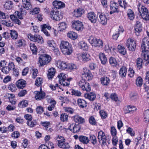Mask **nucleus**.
Wrapping results in <instances>:
<instances>
[{"mask_svg":"<svg viewBox=\"0 0 149 149\" xmlns=\"http://www.w3.org/2000/svg\"><path fill=\"white\" fill-rule=\"evenodd\" d=\"M137 7L141 18L144 20H149V12L147 8L140 3L138 4Z\"/></svg>","mask_w":149,"mask_h":149,"instance_id":"1","label":"nucleus"},{"mask_svg":"<svg viewBox=\"0 0 149 149\" xmlns=\"http://www.w3.org/2000/svg\"><path fill=\"white\" fill-rule=\"evenodd\" d=\"M89 43L91 45L94 47L102 48L103 47V41L100 39H97L96 37L91 36L88 39Z\"/></svg>","mask_w":149,"mask_h":149,"instance_id":"2","label":"nucleus"},{"mask_svg":"<svg viewBox=\"0 0 149 149\" xmlns=\"http://www.w3.org/2000/svg\"><path fill=\"white\" fill-rule=\"evenodd\" d=\"M51 18L53 20L58 21L63 17V13L55 8H52L50 12Z\"/></svg>","mask_w":149,"mask_h":149,"instance_id":"3","label":"nucleus"},{"mask_svg":"<svg viewBox=\"0 0 149 149\" xmlns=\"http://www.w3.org/2000/svg\"><path fill=\"white\" fill-rule=\"evenodd\" d=\"M51 60V56L46 54L40 56L39 58V62L40 65L42 66L47 64L49 63Z\"/></svg>","mask_w":149,"mask_h":149,"instance_id":"4","label":"nucleus"},{"mask_svg":"<svg viewBox=\"0 0 149 149\" xmlns=\"http://www.w3.org/2000/svg\"><path fill=\"white\" fill-rule=\"evenodd\" d=\"M28 37L31 40L35 42H37L40 44H42L44 42L42 37L38 34H36L33 35L29 34L28 35Z\"/></svg>","mask_w":149,"mask_h":149,"instance_id":"5","label":"nucleus"},{"mask_svg":"<svg viewBox=\"0 0 149 149\" xmlns=\"http://www.w3.org/2000/svg\"><path fill=\"white\" fill-rule=\"evenodd\" d=\"M78 85L79 88L84 91L88 92L91 90L89 83L83 79H82L79 81Z\"/></svg>","mask_w":149,"mask_h":149,"instance_id":"6","label":"nucleus"},{"mask_svg":"<svg viewBox=\"0 0 149 149\" xmlns=\"http://www.w3.org/2000/svg\"><path fill=\"white\" fill-rule=\"evenodd\" d=\"M72 27L74 30L79 31L82 30L84 28L83 24L79 20H74L72 22Z\"/></svg>","mask_w":149,"mask_h":149,"instance_id":"7","label":"nucleus"},{"mask_svg":"<svg viewBox=\"0 0 149 149\" xmlns=\"http://www.w3.org/2000/svg\"><path fill=\"white\" fill-rule=\"evenodd\" d=\"M126 45L129 51L133 52L136 47V41L134 39L129 38L127 40Z\"/></svg>","mask_w":149,"mask_h":149,"instance_id":"8","label":"nucleus"},{"mask_svg":"<svg viewBox=\"0 0 149 149\" xmlns=\"http://www.w3.org/2000/svg\"><path fill=\"white\" fill-rule=\"evenodd\" d=\"M82 77L86 81L91 80L93 78V75L90 71L86 68H83V72L82 74Z\"/></svg>","mask_w":149,"mask_h":149,"instance_id":"9","label":"nucleus"},{"mask_svg":"<svg viewBox=\"0 0 149 149\" xmlns=\"http://www.w3.org/2000/svg\"><path fill=\"white\" fill-rule=\"evenodd\" d=\"M141 48L142 52L148 51L149 49V38L145 37L143 40L141 44Z\"/></svg>","mask_w":149,"mask_h":149,"instance_id":"10","label":"nucleus"},{"mask_svg":"<svg viewBox=\"0 0 149 149\" xmlns=\"http://www.w3.org/2000/svg\"><path fill=\"white\" fill-rule=\"evenodd\" d=\"M98 139L99 142L102 145H104L107 141L106 135L102 131H100L98 133Z\"/></svg>","mask_w":149,"mask_h":149,"instance_id":"11","label":"nucleus"},{"mask_svg":"<svg viewBox=\"0 0 149 149\" xmlns=\"http://www.w3.org/2000/svg\"><path fill=\"white\" fill-rule=\"evenodd\" d=\"M98 15L99 17V22L102 25H105L107 24V18L106 15L101 12H98Z\"/></svg>","mask_w":149,"mask_h":149,"instance_id":"12","label":"nucleus"},{"mask_svg":"<svg viewBox=\"0 0 149 149\" xmlns=\"http://www.w3.org/2000/svg\"><path fill=\"white\" fill-rule=\"evenodd\" d=\"M40 91H35L34 93L35 99L37 100H41L44 99L45 96V92L42 91L41 88H40Z\"/></svg>","mask_w":149,"mask_h":149,"instance_id":"13","label":"nucleus"},{"mask_svg":"<svg viewBox=\"0 0 149 149\" xmlns=\"http://www.w3.org/2000/svg\"><path fill=\"white\" fill-rule=\"evenodd\" d=\"M84 9L82 8L75 9L73 12L74 17H78L81 16L84 13Z\"/></svg>","mask_w":149,"mask_h":149,"instance_id":"14","label":"nucleus"},{"mask_svg":"<svg viewBox=\"0 0 149 149\" xmlns=\"http://www.w3.org/2000/svg\"><path fill=\"white\" fill-rule=\"evenodd\" d=\"M142 27L140 22L137 21L134 26L135 33L137 36H139L142 30Z\"/></svg>","mask_w":149,"mask_h":149,"instance_id":"15","label":"nucleus"},{"mask_svg":"<svg viewBox=\"0 0 149 149\" xmlns=\"http://www.w3.org/2000/svg\"><path fill=\"white\" fill-rule=\"evenodd\" d=\"M53 5L56 9H60L65 7V3L60 1L55 0L53 2Z\"/></svg>","mask_w":149,"mask_h":149,"instance_id":"16","label":"nucleus"},{"mask_svg":"<svg viewBox=\"0 0 149 149\" xmlns=\"http://www.w3.org/2000/svg\"><path fill=\"white\" fill-rule=\"evenodd\" d=\"M118 4L115 1L111 2L110 4V9L111 11L110 12V14H111L113 13L118 11Z\"/></svg>","mask_w":149,"mask_h":149,"instance_id":"17","label":"nucleus"},{"mask_svg":"<svg viewBox=\"0 0 149 149\" xmlns=\"http://www.w3.org/2000/svg\"><path fill=\"white\" fill-rule=\"evenodd\" d=\"M56 65L58 68L63 70L67 68L68 66V65L66 63L61 61L57 62Z\"/></svg>","mask_w":149,"mask_h":149,"instance_id":"18","label":"nucleus"},{"mask_svg":"<svg viewBox=\"0 0 149 149\" xmlns=\"http://www.w3.org/2000/svg\"><path fill=\"white\" fill-rule=\"evenodd\" d=\"M137 109L136 107L129 105L125 106L124 108V111L125 113H127L132 111H136Z\"/></svg>","mask_w":149,"mask_h":149,"instance_id":"19","label":"nucleus"},{"mask_svg":"<svg viewBox=\"0 0 149 149\" xmlns=\"http://www.w3.org/2000/svg\"><path fill=\"white\" fill-rule=\"evenodd\" d=\"M68 129L74 133H77L79 132L80 129L79 126L74 123L70 124Z\"/></svg>","mask_w":149,"mask_h":149,"instance_id":"20","label":"nucleus"},{"mask_svg":"<svg viewBox=\"0 0 149 149\" xmlns=\"http://www.w3.org/2000/svg\"><path fill=\"white\" fill-rule=\"evenodd\" d=\"M71 45L67 41H62L60 44V47L61 52L71 46Z\"/></svg>","mask_w":149,"mask_h":149,"instance_id":"21","label":"nucleus"},{"mask_svg":"<svg viewBox=\"0 0 149 149\" xmlns=\"http://www.w3.org/2000/svg\"><path fill=\"white\" fill-rule=\"evenodd\" d=\"M71 45L67 41H62L60 44V47L61 52L71 46Z\"/></svg>","mask_w":149,"mask_h":149,"instance_id":"22","label":"nucleus"},{"mask_svg":"<svg viewBox=\"0 0 149 149\" xmlns=\"http://www.w3.org/2000/svg\"><path fill=\"white\" fill-rule=\"evenodd\" d=\"M16 85L17 87L19 89H23L26 85V81L23 79H20L18 80L16 83Z\"/></svg>","mask_w":149,"mask_h":149,"instance_id":"23","label":"nucleus"},{"mask_svg":"<svg viewBox=\"0 0 149 149\" xmlns=\"http://www.w3.org/2000/svg\"><path fill=\"white\" fill-rule=\"evenodd\" d=\"M87 17L92 23H95L96 22L97 17L93 12L89 13L88 14Z\"/></svg>","mask_w":149,"mask_h":149,"instance_id":"24","label":"nucleus"},{"mask_svg":"<svg viewBox=\"0 0 149 149\" xmlns=\"http://www.w3.org/2000/svg\"><path fill=\"white\" fill-rule=\"evenodd\" d=\"M40 27L41 28V31L43 32L45 35L47 36H49L50 34L46 30V29L47 28L48 30H50L51 29V27L45 24L41 25Z\"/></svg>","mask_w":149,"mask_h":149,"instance_id":"25","label":"nucleus"},{"mask_svg":"<svg viewBox=\"0 0 149 149\" xmlns=\"http://www.w3.org/2000/svg\"><path fill=\"white\" fill-rule=\"evenodd\" d=\"M3 6L5 9L11 10L13 7V3L12 1L8 0L5 2Z\"/></svg>","mask_w":149,"mask_h":149,"instance_id":"26","label":"nucleus"},{"mask_svg":"<svg viewBox=\"0 0 149 149\" xmlns=\"http://www.w3.org/2000/svg\"><path fill=\"white\" fill-rule=\"evenodd\" d=\"M23 6L24 8L29 10L31 8L30 0H22Z\"/></svg>","mask_w":149,"mask_h":149,"instance_id":"27","label":"nucleus"},{"mask_svg":"<svg viewBox=\"0 0 149 149\" xmlns=\"http://www.w3.org/2000/svg\"><path fill=\"white\" fill-rule=\"evenodd\" d=\"M73 118L74 121L79 124L83 123L85 122L84 119L80 116L77 115L73 116Z\"/></svg>","mask_w":149,"mask_h":149,"instance_id":"28","label":"nucleus"},{"mask_svg":"<svg viewBox=\"0 0 149 149\" xmlns=\"http://www.w3.org/2000/svg\"><path fill=\"white\" fill-rule=\"evenodd\" d=\"M59 78V82L60 84H63V80L68 79V76L63 73H61L58 76Z\"/></svg>","mask_w":149,"mask_h":149,"instance_id":"29","label":"nucleus"},{"mask_svg":"<svg viewBox=\"0 0 149 149\" xmlns=\"http://www.w3.org/2000/svg\"><path fill=\"white\" fill-rule=\"evenodd\" d=\"M99 57L102 64L104 65L106 63L107 61V58L104 53H100L99 54Z\"/></svg>","mask_w":149,"mask_h":149,"instance_id":"30","label":"nucleus"},{"mask_svg":"<svg viewBox=\"0 0 149 149\" xmlns=\"http://www.w3.org/2000/svg\"><path fill=\"white\" fill-rule=\"evenodd\" d=\"M85 97L91 101L94 100L96 98V95L94 93H90L85 94L84 95Z\"/></svg>","mask_w":149,"mask_h":149,"instance_id":"31","label":"nucleus"},{"mask_svg":"<svg viewBox=\"0 0 149 149\" xmlns=\"http://www.w3.org/2000/svg\"><path fill=\"white\" fill-rule=\"evenodd\" d=\"M15 44L17 48H19L25 45V41L23 39H18Z\"/></svg>","mask_w":149,"mask_h":149,"instance_id":"32","label":"nucleus"},{"mask_svg":"<svg viewBox=\"0 0 149 149\" xmlns=\"http://www.w3.org/2000/svg\"><path fill=\"white\" fill-rule=\"evenodd\" d=\"M47 101L51 104V105L48 107V109L49 111H51L54 108L56 104V102L54 100L51 99H48L47 100Z\"/></svg>","mask_w":149,"mask_h":149,"instance_id":"33","label":"nucleus"},{"mask_svg":"<svg viewBox=\"0 0 149 149\" xmlns=\"http://www.w3.org/2000/svg\"><path fill=\"white\" fill-rule=\"evenodd\" d=\"M67 36L72 40H74L77 38V33L72 31L68 32L67 34Z\"/></svg>","mask_w":149,"mask_h":149,"instance_id":"34","label":"nucleus"},{"mask_svg":"<svg viewBox=\"0 0 149 149\" xmlns=\"http://www.w3.org/2000/svg\"><path fill=\"white\" fill-rule=\"evenodd\" d=\"M81 56L82 61L84 62L88 61L91 60L90 55L88 53H83Z\"/></svg>","mask_w":149,"mask_h":149,"instance_id":"35","label":"nucleus"},{"mask_svg":"<svg viewBox=\"0 0 149 149\" xmlns=\"http://www.w3.org/2000/svg\"><path fill=\"white\" fill-rule=\"evenodd\" d=\"M58 146L60 148L63 149H68L70 148V146L67 142H63L57 144Z\"/></svg>","mask_w":149,"mask_h":149,"instance_id":"36","label":"nucleus"},{"mask_svg":"<svg viewBox=\"0 0 149 149\" xmlns=\"http://www.w3.org/2000/svg\"><path fill=\"white\" fill-rule=\"evenodd\" d=\"M77 103L79 106L82 108H84L87 106L86 102L82 99H78L77 100Z\"/></svg>","mask_w":149,"mask_h":149,"instance_id":"37","label":"nucleus"},{"mask_svg":"<svg viewBox=\"0 0 149 149\" xmlns=\"http://www.w3.org/2000/svg\"><path fill=\"white\" fill-rule=\"evenodd\" d=\"M73 52L72 46L69 47L62 52L63 54L65 55H69L72 54Z\"/></svg>","mask_w":149,"mask_h":149,"instance_id":"38","label":"nucleus"},{"mask_svg":"<svg viewBox=\"0 0 149 149\" xmlns=\"http://www.w3.org/2000/svg\"><path fill=\"white\" fill-rule=\"evenodd\" d=\"M55 73V70L54 68H50L48 71L47 76L49 79H52L54 77Z\"/></svg>","mask_w":149,"mask_h":149,"instance_id":"39","label":"nucleus"},{"mask_svg":"<svg viewBox=\"0 0 149 149\" xmlns=\"http://www.w3.org/2000/svg\"><path fill=\"white\" fill-rule=\"evenodd\" d=\"M10 17L11 20L15 24L18 25H20L21 24L20 20L17 18V16L14 14L10 15Z\"/></svg>","mask_w":149,"mask_h":149,"instance_id":"40","label":"nucleus"},{"mask_svg":"<svg viewBox=\"0 0 149 149\" xmlns=\"http://www.w3.org/2000/svg\"><path fill=\"white\" fill-rule=\"evenodd\" d=\"M100 81L102 84L103 86H107L110 82L109 79L107 77H103L100 79Z\"/></svg>","mask_w":149,"mask_h":149,"instance_id":"41","label":"nucleus"},{"mask_svg":"<svg viewBox=\"0 0 149 149\" xmlns=\"http://www.w3.org/2000/svg\"><path fill=\"white\" fill-rule=\"evenodd\" d=\"M127 72V69L124 66L122 67L119 71V74L122 77H125L126 75Z\"/></svg>","mask_w":149,"mask_h":149,"instance_id":"42","label":"nucleus"},{"mask_svg":"<svg viewBox=\"0 0 149 149\" xmlns=\"http://www.w3.org/2000/svg\"><path fill=\"white\" fill-rule=\"evenodd\" d=\"M47 46L50 47L51 49L53 48L56 46V43L53 40H49L47 41Z\"/></svg>","mask_w":149,"mask_h":149,"instance_id":"43","label":"nucleus"},{"mask_svg":"<svg viewBox=\"0 0 149 149\" xmlns=\"http://www.w3.org/2000/svg\"><path fill=\"white\" fill-rule=\"evenodd\" d=\"M118 49L119 52L122 55H124L126 53L125 48L122 45H118Z\"/></svg>","mask_w":149,"mask_h":149,"instance_id":"44","label":"nucleus"},{"mask_svg":"<svg viewBox=\"0 0 149 149\" xmlns=\"http://www.w3.org/2000/svg\"><path fill=\"white\" fill-rule=\"evenodd\" d=\"M144 121L146 123L149 122V110H147L144 112Z\"/></svg>","mask_w":149,"mask_h":149,"instance_id":"45","label":"nucleus"},{"mask_svg":"<svg viewBox=\"0 0 149 149\" xmlns=\"http://www.w3.org/2000/svg\"><path fill=\"white\" fill-rule=\"evenodd\" d=\"M58 27L60 31H63L67 28V24L65 22H62L58 24Z\"/></svg>","mask_w":149,"mask_h":149,"instance_id":"46","label":"nucleus"},{"mask_svg":"<svg viewBox=\"0 0 149 149\" xmlns=\"http://www.w3.org/2000/svg\"><path fill=\"white\" fill-rule=\"evenodd\" d=\"M127 15L130 20H133L134 18V12L131 9H129L127 11Z\"/></svg>","mask_w":149,"mask_h":149,"instance_id":"47","label":"nucleus"},{"mask_svg":"<svg viewBox=\"0 0 149 149\" xmlns=\"http://www.w3.org/2000/svg\"><path fill=\"white\" fill-rule=\"evenodd\" d=\"M109 62L111 65L116 66L118 65V62L115 58L111 57L109 59Z\"/></svg>","mask_w":149,"mask_h":149,"instance_id":"48","label":"nucleus"},{"mask_svg":"<svg viewBox=\"0 0 149 149\" xmlns=\"http://www.w3.org/2000/svg\"><path fill=\"white\" fill-rule=\"evenodd\" d=\"M79 140L81 142L85 144H87L89 142L88 138L85 136H81L79 137Z\"/></svg>","mask_w":149,"mask_h":149,"instance_id":"49","label":"nucleus"},{"mask_svg":"<svg viewBox=\"0 0 149 149\" xmlns=\"http://www.w3.org/2000/svg\"><path fill=\"white\" fill-rule=\"evenodd\" d=\"M30 49L33 53L36 54L37 50V48L34 43H31L30 44Z\"/></svg>","mask_w":149,"mask_h":149,"instance_id":"50","label":"nucleus"},{"mask_svg":"<svg viewBox=\"0 0 149 149\" xmlns=\"http://www.w3.org/2000/svg\"><path fill=\"white\" fill-rule=\"evenodd\" d=\"M10 34L13 39H16L17 38L18 34L16 31L14 30H11Z\"/></svg>","mask_w":149,"mask_h":149,"instance_id":"51","label":"nucleus"},{"mask_svg":"<svg viewBox=\"0 0 149 149\" xmlns=\"http://www.w3.org/2000/svg\"><path fill=\"white\" fill-rule=\"evenodd\" d=\"M68 116L65 113H62L60 116V120L63 122H66L68 120Z\"/></svg>","mask_w":149,"mask_h":149,"instance_id":"52","label":"nucleus"},{"mask_svg":"<svg viewBox=\"0 0 149 149\" xmlns=\"http://www.w3.org/2000/svg\"><path fill=\"white\" fill-rule=\"evenodd\" d=\"M130 97L131 100L134 101H136L138 99V96L136 93H132L130 94Z\"/></svg>","mask_w":149,"mask_h":149,"instance_id":"53","label":"nucleus"},{"mask_svg":"<svg viewBox=\"0 0 149 149\" xmlns=\"http://www.w3.org/2000/svg\"><path fill=\"white\" fill-rule=\"evenodd\" d=\"M79 45L80 47V48L84 50H86L88 49V46L87 44L84 42L81 41L80 42Z\"/></svg>","mask_w":149,"mask_h":149,"instance_id":"54","label":"nucleus"},{"mask_svg":"<svg viewBox=\"0 0 149 149\" xmlns=\"http://www.w3.org/2000/svg\"><path fill=\"white\" fill-rule=\"evenodd\" d=\"M55 139L58 142V143L63 142H65V140L63 137L59 135L57 136L56 137Z\"/></svg>","mask_w":149,"mask_h":149,"instance_id":"55","label":"nucleus"},{"mask_svg":"<svg viewBox=\"0 0 149 149\" xmlns=\"http://www.w3.org/2000/svg\"><path fill=\"white\" fill-rule=\"evenodd\" d=\"M136 84L137 86L140 87L142 85L143 79L141 77H138L136 80Z\"/></svg>","mask_w":149,"mask_h":149,"instance_id":"56","label":"nucleus"},{"mask_svg":"<svg viewBox=\"0 0 149 149\" xmlns=\"http://www.w3.org/2000/svg\"><path fill=\"white\" fill-rule=\"evenodd\" d=\"M126 132L131 136H135V133L133 129L130 127H128L126 130Z\"/></svg>","mask_w":149,"mask_h":149,"instance_id":"57","label":"nucleus"},{"mask_svg":"<svg viewBox=\"0 0 149 149\" xmlns=\"http://www.w3.org/2000/svg\"><path fill=\"white\" fill-rule=\"evenodd\" d=\"M142 59L140 58H137L136 60V63L138 68L139 69H140L142 67Z\"/></svg>","mask_w":149,"mask_h":149,"instance_id":"58","label":"nucleus"},{"mask_svg":"<svg viewBox=\"0 0 149 149\" xmlns=\"http://www.w3.org/2000/svg\"><path fill=\"white\" fill-rule=\"evenodd\" d=\"M143 54V58L146 61L147 63L149 62V53H148V51H143L142 52Z\"/></svg>","mask_w":149,"mask_h":149,"instance_id":"59","label":"nucleus"},{"mask_svg":"<svg viewBox=\"0 0 149 149\" xmlns=\"http://www.w3.org/2000/svg\"><path fill=\"white\" fill-rule=\"evenodd\" d=\"M118 3L121 7L124 8V9L126 8L127 3L125 1L123 0L122 2L120 0H118Z\"/></svg>","mask_w":149,"mask_h":149,"instance_id":"60","label":"nucleus"},{"mask_svg":"<svg viewBox=\"0 0 149 149\" xmlns=\"http://www.w3.org/2000/svg\"><path fill=\"white\" fill-rule=\"evenodd\" d=\"M111 133L112 136H116L117 134L116 130L115 127L113 126L111 127Z\"/></svg>","mask_w":149,"mask_h":149,"instance_id":"61","label":"nucleus"},{"mask_svg":"<svg viewBox=\"0 0 149 149\" xmlns=\"http://www.w3.org/2000/svg\"><path fill=\"white\" fill-rule=\"evenodd\" d=\"M8 88L9 90L11 91L12 92H15L17 90V88L15 85L12 84H10L8 86Z\"/></svg>","mask_w":149,"mask_h":149,"instance_id":"62","label":"nucleus"},{"mask_svg":"<svg viewBox=\"0 0 149 149\" xmlns=\"http://www.w3.org/2000/svg\"><path fill=\"white\" fill-rule=\"evenodd\" d=\"M43 111V108L41 106L37 107L36 109V111L38 114H41Z\"/></svg>","mask_w":149,"mask_h":149,"instance_id":"63","label":"nucleus"},{"mask_svg":"<svg viewBox=\"0 0 149 149\" xmlns=\"http://www.w3.org/2000/svg\"><path fill=\"white\" fill-rule=\"evenodd\" d=\"M42 83V79L41 77H38L36 79L35 84L37 86H39Z\"/></svg>","mask_w":149,"mask_h":149,"instance_id":"64","label":"nucleus"}]
</instances>
